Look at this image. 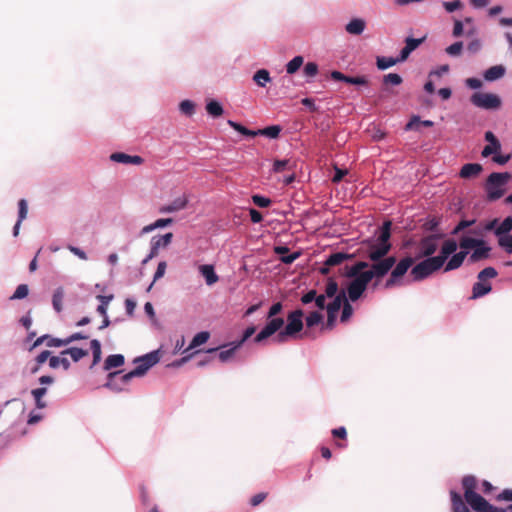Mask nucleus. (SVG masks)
<instances>
[{"instance_id": "f257e3e1", "label": "nucleus", "mask_w": 512, "mask_h": 512, "mask_svg": "<svg viewBox=\"0 0 512 512\" xmlns=\"http://www.w3.org/2000/svg\"><path fill=\"white\" fill-rule=\"evenodd\" d=\"M394 265L395 259L389 258L376 265H371L370 268H368V263L363 261L357 262L355 265L349 267L346 271V275L350 278V281L347 283L346 289H344L346 297L353 302L358 300L373 278H382Z\"/></svg>"}, {"instance_id": "f03ea898", "label": "nucleus", "mask_w": 512, "mask_h": 512, "mask_svg": "<svg viewBox=\"0 0 512 512\" xmlns=\"http://www.w3.org/2000/svg\"><path fill=\"white\" fill-rule=\"evenodd\" d=\"M460 251L454 252L447 261L444 271H452L458 269L469 255V262L475 263L487 259L491 252V247L482 239L473 237H462L459 242Z\"/></svg>"}, {"instance_id": "7ed1b4c3", "label": "nucleus", "mask_w": 512, "mask_h": 512, "mask_svg": "<svg viewBox=\"0 0 512 512\" xmlns=\"http://www.w3.org/2000/svg\"><path fill=\"white\" fill-rule=\"evenodd\" d=\"M458 243L454 239L445 240L440 246V253L437 256L429 257L416 264L412 270L411 275L414 280L419 281L427 278L433 272L439 270L444 266L449 256L456 252Z\"/></svg>"}, {"instance_id": "20e7f679", "label": "nucleus", "mask_w": 512, "mask_h": 512, "mask_svg": "<svg viewBox=\"0 0 512 512\" xmlns=\"http://www.w3.org/2000/svg\"><path fill=\"white\" fill-rule=\"evenodd\" d=\"M391 225L390 221L384 222L378 229L377 237L367 243L366 255L368 259L373 262L372 265L381 263L389 258L396 260L394 256H386L391 248L389 242Z\"/></svg>"}, {"instance_id": "39448f33", "label": "nucleus", "mask_w": 512, "mask_h": 512, "mask_svg": "<svg viewBox=\"0 0 512 512\" xmlns=\"http://www.w3.org/2000/svg\"><path fill=\"white\" fill-rule=\"evenodd\" d=\"M323 295H325L326 298L332 299L327 305V326L332 327L336 320L338 311L340 310L343 301L345 300L346 292L344 289L339 291L338 284L336 283V281L333 279H329L326 284L325 292L323 293Z\"/></svg>"}, {"instance_id": "423d86ee", "label": "nucleus", "mask_w": 512, "mask_h": 512, "mask_svg": "<svg viewBox=\"0 0 512 512\" xmlns=\"http://www.w3.org/2000/svg\"><path fill=\"white\" fill-rule=\"evenodd\" d=\"M282 310V304L280 302L273 304L267 314V323L262 330L254 338V342L261 343L265 339L273 336L284 326V319L281 317H275Z\"/></svg>"}, {"instance_id": "0eeeda50", "label": "nucleus", "mask_w": 512, "mask_h": 512, "mask_svg": "<svg viewBox=\"0 0 512 512\" xmlns=\"http://www.w3.org/2000/svg\"><path fill=\"white\" fill-rule=\"evenodd\" d=\"M511 174L508 172L504 173H492L489 175L486 184L487 196L490 200H497L501 198L505 193V186L511 179Z\"/></svg>"}, {"instance_id": "6e6552de", "label": "nucleus", "mask_w": 512, "mask_h": 512, "mask_svg": "<svg viewBox=\"0 0 512 512\" xmlns=\"http://www.w3.org/2000/svg\"><path fill=\"white\" fill-rule=\"evenodd\" d=\"M303 311L295 310L287 317V325L283 330H279L276 336L277 342H285L289 337L296 336L303 328Z\"/></svg>"}, {"instance_id": "1a4fd4ad", "label": "nucleus", "mask_w": 512, "mask_h": 512, "mask_svg": "<svg viewBox=\"0 0 512 512\" xmlns=\"http://www.w3.org/2000/svg\"><path fill=\"white\" fill-rule=\"evenodd\" d=\"M160 361V353L158 350L151 351L143 356L134 359L136 365L133 371L137 377H143L146 373Z\"/></svg>"}, {"instance_id": "9d476101", "label": "nucleus", "mask_w": 512, "mask_h": 512, "mask_svg": "<svg viewBox=\"0 0 512 512\" xmlns=\"http://www.w3.org/2000/svg\"><path fill=\"white\" fill-rule=\"evenodd\" d=\"M464 496L467 503L474 510L479 504H484L485 499L476 493V479L473 476H466L462 480Z\"/></svg>"}, {"instance_id": "9b49d317", "label": "nucleus", "mask_w": 512, "mask_h": 512, "mask_svg": "<svg viewBox=\"0 0 512 512\" xmlns=\"http://www.w3.org/2000/svg\"><path fill=\"white\" fill-rule=\"evenodd\" d=\"M471 102L476 107L486 110L498 109L501 106L500 97L493 93L476 92L471 96Z\"/></svg>"}, {"instance_id": "f8f14e48", "label": "nucleus", "mask_w": 512, "mask_h": 512, "mask_svg": "<svg viewBox=\"0 0 512 512\" xmlns=\"http://www.w3.org/2000/svg\"><path fill=\"white\" fill-rule=\"evenodd\" d=\"M118 372H111L108 375V381L106 383V387L112 389L113 391H122L125 389V386L133 379L136 378V374L133 370L129 371L128 373L122 375L119 380H115L116 375Z\"/></svg>"}, {"instance_id": "ddd939ff", "label": "nucleus", "mask_w": 512, "mask_h": 512, "mask_svg": "<svg viewBox=\"0 0 512 512\" xmlns=\"http://www.w3.org/2000/svg\"><path fill=\"white\" fill-rule=\"evenodd\" d=\"M412 264L413 259L411 257L402 259L392 270L390 278L386 281L385 286L387 288L394 286L397 281L408 271Z\"/></svg>"}, {"instance_id": "4468645a", "label": "nucleus", "mask_w": 512, "mask_h": 512, "mask_svg": "<svg viewBox=\"0 0 512 512\" xmlns=\"http://www.w3.org/2000/svg\"><path fill=\"white\" fill-rule=\"evenodd\" d=\"M189 199L188 196L182 194L180 196L175 197L171 202L162 205L159 208V212L161 214H172L184 210L188 205Z\"/></svg>"}, {"instance_id": "2eb2a0df", "label": "nucleus", "mask_w": 512, "mask_h": 512, "mask_svg": "<svg viewBox=\"0 0 512 512\" xmlns=\"http://www.w3.org/2000/svg\"><path fill=\"white\" fill-rule=\"evenodd\" d=\"M439 248V239L435 236H430L423 239L418 248V257H434L433 254Z\"/></svg>"}, {"instance_id": "dca6fc26", "label": "nucleus", "mask_w": 512, "mask_h": 512, "mask_svg": "<svg viewBox=\"0 0 512 512\" xmlns=\"http://www.w3.org/2000/svg\"><path fill=\"white\" fill-rule=\"evenodd\" d=\"M327 298L323 294L317 295L315 290H310L306 294H304L301 298V301L305 305L313 304L314 307L318 308L320 312L324 309L327 310L328 303L326 302Z\"/></svg>"}, {"instance_id": "f3484780", "label": "nucleus", "mask_w": 512, "mask_h": 512, "mask_svg": "<svg viewBox=\"0 0 512 512\" xmlns=\"http://www.w3.org/2000/svg\"><path fill=\"white\" fill-rule=\"evenodd\" d=\"M351 255L343 252H337L331 254L325 261L324 266L321 267L320 271L322 274H327L329 272V267L340 265L345 260L350 259Z\"/></svg>"}, {"instance_id": "a211bd4d", "label": "nucleus", "mask_w": 512, "mask_h": 512, "mask_svg": "<svg viewBox=\"0 0 512 512\" xmlns=\"http://www.w3.org/2000/svg\"><path fill=\"white\" fill-rule=\"evenodd\" d=\"M110 159L113 162L122 163V164L140 165L143 163V159L140 156L128 155V154L122 153V152H116V153L111 154Z\"/></svg>"}, {"instance_id": "6ab92c4d", "label": "nucleus", "mask_w": 512, "mask_h": 512, "mask_svg": "<svg viewBox=\"0 0 512 512\" xmlns=\"http://www.w3.org/2000/svg\"><path fill=\"white\" fill-rule=\"evenodd\" d=\"M366 28V21L362 18H352L345 26V31L350 35H361Z\"/></svg>"}, {"instance_id": "aec40b11", "label": "nucleus", "mask_w": 512, "mask_h": 512, "mask_svg": "<svg viewBox=\"0 0 512 512\" xmlns=\"http://www.w3.org/2000/svg\"><path fill=\"white\" fill-rule=\"evenodd\" d=\"M198 270L204 277L206 284L209 286L215 284L219 280L213 265L203 264L198 267Z\"/></svg>"}, {"instance_id": "412c9836", "label": "nucleus", "mask_w": 512, "mask_h": 512, "mask_svg": "<svg viewBox=\"0 0 512 512\" xmlns=\"http://www.w3.org/2000/svg\"><path fill=\"white\" fill-rule=\"evenodd\" d=\"M482 171V166L478 163L465 164L460 170V177L464 179H471L477 177Z\"/></svg>"}, {"instance_id": "4be33fe9", "label": "nucleus", "mask_w": 512, "mask_h": 512, "mask_svg": "<svg viewBox=\"0 0 512 512\" xmlns=\"http://www.w3.org/2000/svg\"><path fill=\"white\" fill-rule=\"evenodd\" d=\"M423 39L407 38L406 45L401 50L399 60L405 61L409 55L422 43Z\"/></svg>"}, {"instance_id": "5701e85b", "label": "nucleus", "mask_w": 512, "mask_h": 512, "mask_svg": "<svg viewBox=\"0 0 512 512\" xmlns=\"http://www.w3.org/2000/svg\"><path fill=\"white\" fill-rule=\"evenodd\" d=\"M18 207H19V210H18V220H17V222H16V224L14 225V228H13V235L15 237L18 236L19 231H20L21 223L27 217L28 206H27L26 200L21 199L19 201V203H18Z\"/></svg>"}, {"instance_id": "b1692460", "label": "nucleus", "mask_w": 512, "mask_h": 512, "mask_svg": "<svg viewBox=\"0 0 512 512\" xmlns=\"http://www.w3.org/2000/svg\"><path fill=\"white\" fill-rule=\"evenodd\" d=\"M450 496L453 512H470L469 508L467 507V505L462 499V496L459 493L455 492L454 490H451Z\"/></svg>"}, {"instance_id": "393cba45", "label": "nucleus", "mask_w": 512, "mask_h": 512, "mask_svg": "<svg viewBox=\"0 0 512 512\" xmlns=\"http://www.w3.org/2000/svg\"><path fill=\"white\" fill-rule=\"evenodd\" d=\"M505 71V67L502 65L492 66L484 72V79L490 82L498 80L504 76Z\"/></svg>"}, {"instance_id": "a878e982", "label": "nucleus", "mask_w": 512, "mask_h": 512, "mask_svg": "<svg viewBox=\"0 0 512 512\" xmlns=\"http://www.w3.org/2000/svg\"><path fill=\"white\" fill-rule=\"evenodd\" d=\"M491 284L485 280H479L473 286L472 298H479L491 291Z\"/></svg>"}, {"instance_id": "bb28decb", "label": "nucleus", "mask_w": 512, "mask_h": 512, "mask_svg": "<svg viewBox=\"0 0 512 512\" xmlns=\"http://www.w3.org/2000/svg\"><path fill=\"white\" fill-rule=\"evenodd\" d=\"M172 238L173 234L171 232L161 236H154L150 244L159 252L160 248H165L171 243Z\"/></svg>"}, {"instance_id": "cd10ccee", "label": "nucleus", "mask_w": 512, "mask_h": 512, "mask_svg": "<svg viewBox=\"0 0 512 512\" xmlns=\"http://www.w3.org/2000/svg\"><path fill=\"white\" fill-rule=\"evenodd\" d=\"M124 364V356L122 354L109 355L104 362V370L109 371L118 368Z\"/></svg>"}, {"instance_id": "c85d7f7f", "label": "nucleus", "mask_w": 512, "mask_h": 512, "mask_svg": "<svg viewBox=\"0 0 512 512\" xmlns=\"http://www.w3.org/2000/svg\"><path fill=\"white\" fill-rule=\"evenodd\" d=\"M241 346H238L237 343H233L230 346H225L218 354V358L221 362H229L235 355L237 349Z\"/></svg>"}, {"instance_id": "c756f323", "label": "nucleus", "mask_w": 512, "mask_h": 512, "mask_svg": "<svg viewBox=\"0 0 512 512\" xmlns=\"http://www.w3.org/2000/svg\"><path fill=\"white\" fill-rule=\"evenodd\" d=\"M295 167V162L291 159L275 160L273 163V172L280 173L284 171H291Z\"/></svg>"}, {"instance_id": "7c9ffc66", "label": "nucleus", "mask_w": 512, "mask_h": 512, "mask_svg": "<svg viewBox=\"0 0 512 512\" xmlns=\"http://www.w3.org/2000/svg\"><path fill=\"white\" fill-rule=\"evenodd\" d=\"M209 337H210V333L207 331H202V332L197 333L193 337L189 346L184 350V352H187V351L192 350L202 344H205L208 341Z\"/></svg>"}, {"instance_id": "2f4dec72", "label": "nucleus", "mask_w": 512, "mask_h": 512, "mask_svg": "<svg viewBox=\"0 0 512 512\" xmlns=\"http://www.w3.org/2000/svg\"><path fill=\"white\" fill-rule=\"evenodd\" d=\"M253 81L259 86V87H265L270 81V73L266 69H260L256 71L253 75Z\"/></svg>"}, {"instance_id": "473e14b6", "label": "nucleus", "mask_w": 512, "mask_h": 512, "mask_svg": "<svg viewBox=\"0 0 512 512\" xmlns=\"http://www.w3.org/2000/svg\"><path fill=\"white\" fill-rule=\"evenodd\" d=\"M49 366L52 369H56L61 366L64 370H68L70 367V362L65 357V355L60 354V356H52L49 358Z\"/></svg>"}, {"instance_id": "72a5a7b5", "label": "nucleus", "mask_w": 512, "mask_h": 512, "mask_svg": "<svg viewBox=\"0 0 512 512\" xmlns=\"http://www.w3.org/2000/svg\"><path fill=\"white\" fill-rule=\"evenodd\" d=\"M61 355H69L74 362H78L80 359L88 355V351L77 347H71L63 350Z\"/></svg>"}, {"instance_id": "f704fd0d", "label": "nucleus", "mask_w": 512, "mask_h": 512, "mask_svg": "<svg viewBox=\"0 0 512 512\" xmlns=\"http://www.w3.org/2000/svg\"><path fill=\"white\" fill-rule=\"evenodd\" d=\"M64 298V289L62 287H58L55 289L52 297V305L56 312L62 311V302Z\"/></svg>"}, {"instance_id": "c9c22d12", "label": "nucleus", "mask_w": 512, "mask_h": 512, "mask_svg": "<svg viewBox=\"0 0 512 512\" xmlns=\"http://www.w3.org/2000/svg\"><path fill=\"white\" fill-rule=\"evenodd\" d=\"M399 62H401L399 60V57L398 58H393V57H377L376 64H377V68L378 69L386 70V69L396 65Z\"/></svg>"}, {"instance_id": "e433bc0d", "label": "nucleus", "mask_w": 512, "mask_h": 512, "mask_svg": "<svg viewBox=\"0 0 512 512\" xmlns=\"http://www.w3.org/2000/svg\"><path fill=\"white\" fill-rule=\"evenodd\" d=\"M90 347H91L92 354H93V362H92V365H91V368H92V367H94L95 365H97L101 361V355H102L101 343H100L99 340L93 339L90 342Z\"/></svg>"}, {"instance_id": "4c0bfd02", "label": "nucleus", "mask_w": 512, "mask_h": 512, "mask_svg": "<svg viewBox=\"0 0 512 512\" xmlns=\"http://www.w3.org/2000/svg\"><path fill=\"white\" fill-rule=\"evenodd\" d=\"M96 298L100 301V305L97 307V312L101 316L108 315L107 314L108 305L112 301L113 295H107V296L106 295H98Z\"/></svg>"}, {"instance_id": "58836bf2", "label": "nucleus", "mask_w": 512, "mask_h": 512, "mask_svg": "<svg viewBox=\"0 0 512 512\" xmlns=\"http://www.w3.org/2000/svg\"><path fill=\"white\" fill-rule=\"evenodd\" d=\"M206 111L212 117H219L223 114V107L218 101L211 100L206 105Z\"/></svg>"}, {"instance_id": "ea45409f", "label": "nucleus", "mask_w": 512, "mask_h": 512, "mask_svg": "<svg viewBox=\"0 0 512 512\" xmlns=\"http://www.w3.org/2000/svg\"><path fill=\"white\" fill-rule=\"evenodd\" d=\"M303 63L304 58L302 56H295L286 64L287 73L290 75L296 73L299 70V68L303 65Z\"/></svg>"}, {"instance_id": "a19ab883", "label": "nucleus", "mask_w": 512, "mask_h": 512, "mask_svg": "<svg viewBox=\"0 0 512 512\" xmlns=\"http://www.w3.org/2000/svg\"><path fill=\"white\" fill-rule=\"evenodd\" d=\"M512 230V217L505 218L501 224L495 229V234L498 238L502 235H509L508 233Z\"/></svg>"}, {"instance_id": "79ce46f5", "label": "nucleus", "mask_w": 512, "mask_h": 512, "mask_svg": "<svg viewBox=\"0 0 512 512\" xmlns=\"http://www.w3.org/2000/svg\"><path fill=\"white\" fill-rule=\"evenodd\" d=\"M420 124L423 125V126H426V127L433 126V122L432 121H430V120L421 121L418 116H413L410 119V121L406 124L405 129L406 130H416V129H418V125H420Z\"/></svg>"}, {"instance_id": "37998d69", "label": "nucleus", "mask_w": 512, "mask_h": 512, "mask_svg": "<svg viewBox=\"0 0 512 512\" xmlns=\"http://www.w3.org/2000/svg\"><path fill=\"white\" fill-rule=\"evenodd\" d=\"M258 132H259L258 135H263L268 138L275 139L279 136V134L281 132V128H280V126L273 125V126L266 127L264 129H260V130H258Z\"/></svg>"}, {"instance_id": "c03bdc74", "label": "nucleus", "mask_w": 512, "mask_h": 512, "mask_svg": "<svg viewBox=\"0 0 512 512\" xmlns=\"http://www.w3.org/2000/svg\"><path fill=\"white\" fill-rule=\"evenodd\" d=\"M179 110L186 116H192L195 113V103L191 100H183L179 104Z\"/></svg>"}, {"instance_id": "a18cd8bd", "label": "nucleus", "mask_w": 512, "mask_h": 512, "mask_svg": "<svg viewBox=\"0 0 512 512\" xmlns=\"http://www.w3.org/2000/svg\"><path fill=\"white\" fill-rule=\"evenodd\" d=\"M323 320V314L320 311H312L306 317V325L308 327H314Z\"/></svg>"}, {"instance_id": "49530a36", "label": "nucleus", "mask_w": 512, "mask_h": 512, "mask_svg": "<svg viewBox=\"0 0 512 512\" xmlns=\"http://www.w3.org/2000/svg\"><path fill=\"white\" fill-rule=\"evenodd\" d=\"M228 124L234 129L236 130L237 132L245 135V136H250V137H254L256 135H258V131H252V130H249L247 128H245L244 126H242L241 124L239 123H236L232 120H229L228 121Z\"/></svg>"}, {"instance_id": "de8ad7c7", "label": "nucleus", "mask_w": 512, "mask_h": 512, "mask_svg": "<svg viewBox=\"0 0 512 512\" xmlns=\"http://www.w3.org/2000/svg\"><path fill=\"white\" fill-rule=\"evenodd\" d=\"M498 244L508 254H512V235H502L498 238Z\"/></svg>"}, {"instance_id": "09e8293b", "label": "nucleus", "mask_w": 512, "mask_h": 512, "mask_svg": "<svg viewBox=\"0 0 512 512\" xmlns=\"http://www.w3.org/2000/svg\"><path fill=\"white\" fill-rule=\"evenodd\" d=\"M144 311L148 315L151 324L153 326H155V327H158L159 326V321H158V319L156 317V313H155V310H154V307H153L152 303H150V302L145 303Z\"/></svg>"}, {"instance_id": "8fccbe9b", "label": "nucleus", "mask_w": 512, "mask_h": 512, "mask_svg": "<svg viewBox=\"0 0 512 512\" xmlns=\"http://www.w3.org/2000/svg\"><path fill=\"white\" fill-rule=\"evenodd\" d=\"M500 151H501V143L500 142H497V144H495V147H494L493 143H488L483 148L481 155L483 157H488V156L494 155L495 153H498Z\"/></svg>"}, {"instance_id": "3c124183", "label": "nucleus", "mask_w": 512, "mask_h": 512, "mask_svg": "<svg viewBox=\"0 0 512 512\" xmlns=\"http://www.w3.org/2000/svg\"><path fill=\"white\" fill-rule=\"evenodd\" d=\"M166 268H167V264H166L165 261H161V262L158 263L157 269H156L154 277H153V282L149 286L148 291L152 288L153 284L156 281H158L159 279H161L165 275Z\"/></svg>"}, {"instance_id": "603ef678", "label": "nucleus", "mask_w": 512, "mask_h": 512, "mask_svg": "<svg viewBox=\"0 0 512 512\" xmlns=\"http://www.w3.org/2000/svg\"><path fill=\"white\" fill-rule=\"evenodd\" d=\"M474 510L476 512H506L505 509L494 507L486 500L484 504H479Z\"/></svg>"}, {"instance_id": "864d4df0", "label": "nucleus", "mask_w": 512, "mask_h": 512, "mask_svg": "<svg viewBox=\"0 0 512 512\" xmlns=\"http://www.w3.org/2000/svg\"><path fill=\"white\" fill-rule=\"evenodd\" d=\"M28 292H29L28 286L26 284H20L16 288L15 292L10 297V299L11 300L23 299V298L27 297Z\"/></svg>"}, {"instance_id": "5fc2aeb1", "label": "nucleus", "mask_w": 512, "mask_h": 512, "mask_svg": "<svg viewBox=\"0 0 512 512\" xmlns=\"http://www.w3.org/2000/svg\"><path fill=\"white\" fill-rule=\"evenodd\" d=\"M341 307H343L342 314H341V321L345 322V321H347L351 317V315L353 313V308L348 303V300H347L346 296H345V300L343 301V304H342Z\"/></svg>"}, {"instance_id": "6e6d98bb", "label": "nucleus", "mask_w": 512, "mask_h": 512, "mask_svg": "<svg viewBox=\"0 0 512 512\" xmlns=\"http://www.w3.org/2000/svg\"><path fill=\"white\" fill-rule=\"evenodd\" d=\"M383 82L385 84H391V85L397 86L402 83V77L396 73H389L383 77Z\"/></svg>"}, {"instance_id": "4d7b16f0", "label": "nucleus", "mask_w": 512, "mask_h": 512, "mask_svg": "<svg viewBox=\"0 0 512 512\" xmlns=\"http://www.w3.org/2000/svg\"><path fill=\"white\" fill-rule=\"evenodd\" d=\"M462 49H463V44L462 42H455L453 44H451L450 46H448L446 48V53L450 56H459L462 52Z\"/></svg>"}, {"instance_id": "13d9d810", "label": "nucleus", "mask_w": 512, "mask_h": 512, "mask_svg": "<svg viewBox=\"0 0 512 512\" xmlns=\"http://www.w3.org/2000/svg\"><path fill=\"white\" fill-rule=\"evenodd\" d=\"M304 75L309 77V78H313L317 75L318 73V65L314 62H308L305 66H304Z\"/></svg>"}, {"instance_id": "bf43d9fd", "label": "nucleus", "mask_w": 512, "mask_h": 512, "mask_svg": "<svg viewBox=\"0 0 512 512\" xmlns=\"http://www.w3.org/2000/svg\"><path fill=\"white\" fill-rule=\"evenodd\" d=\"M497 276V271L493 267H487L478 274L479 280L491 279Z\"/></svg>"}, {"instance_id": "052dcab7", "label": "nucleus", "mask_w": 512, "mask_h": 512, "mask_svg": "<svg viewBox=\"0 0 512 512\" xmlns=\"http://www.w3.org/2000/svg\"><path fill=\"white\" fill-rule=\"evenodd\" d=\"M443 7L449 13L459 10L463 7V3L460 0H454L450 2H443Z\"/></svg>"}, {"instance_id": "680f3d73", "label": "nucleus", "mask_w": 512, "mask_h": 512, "mask_svg": "<svg viewBox=\"0 0 512 512\" xmlns=\"http://www.w3.org/2000/svg\"><path fill=\"white\" fill-rule=\"evenodd\" d=\"M253 203L258 207L265 208L271 204V200L261 195H254L252 197Z\"/></svg>"}, {"instance_id": "e2e57ef3", "label": "nucleus", "mask_w": 512, "mask_h": 512, "mask_svg": "<svg viewBox=\"0 0 512 512\" xmlns=\"http://www.w3.org/2000/svg\"><path fill=\"white\" fill-rule=\"evenodd\" d=\"M46 345L48 347H62L67 345V341L66 338L60 339L49 336V338H47Z\"/></svg>"}, {"instance_id": "0e129e2a", "label": "nucleus", "mask_w": 512, "mask_h": 512, "mask_svg": "<svg viewBox=\"0 0 512 512\" xmlns=\"http://www.w3.org/2000/svg\"><path fill=\"white\" fill-rule=\"evenodd\" d=\"M510 157L511 156L509 154L503 155L500 152H498L493 155L492 160H493V162H495L499 165H504L510 160Z\"/></svg>"}, {"instance_id": "69168bd1", "label": "nucleus", "mask_w": 512, "mask_h": 512, "mask_svg": "<svg viewBox=\"0 0 512 512\" xmlns=\"http://www.w3.org/2000/svg\"><path fill=\"white\" fill-rule=\"evenodd\" d=\"M481 48L482 42L479 39L472 40L467 46L468 51H470L473 54L479 52Z\"/></svg>"}, {"instance_id": "338daca9", "label": "nucleus", "mask_w": 512, "mask_h": 512, "mask_svg": "<svg viewBox=\"0 0 512 512\" xmlns=\"http://www.w3.org/2000/svg\"><path fill=\"white\" fill-rule=\"evenodd\" d=\"M345 82L352 85H365L367 84V79L365 77H349L345 79Z\"/></svg>"}, {"instance_id": "774afa93", "label": "nucleus", "mask_w": 512, "mask_h": 512, "mask_svg": "<svg viewBox=\"0 0 512 512\" xmlns=\"http://www.w3.org/2000/svg\"><path fill=\"white\" fill-rule=\"evenodd\" d=\"M465 83L471 89H479L482 87V81L478 78H468Z\"/></svg>"}]
</instances>
